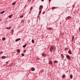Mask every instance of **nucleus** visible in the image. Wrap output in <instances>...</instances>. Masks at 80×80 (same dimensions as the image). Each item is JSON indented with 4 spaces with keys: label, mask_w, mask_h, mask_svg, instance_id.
I'll list each match as a JSON object with an SVG mask.
<instances>
[{
    "label": "nucleus",
    "mask_w": 80,
    "mask_h": 80,
    "mask_svg": "<svg viewBox=\"0 0 80 80\" xmlns=\"http://www.w3.org/2000/svg\"><path fill=\"white\" fill-rule=\"evenodd\" d=\"M54 8H55V7H52V9H54Z\"/></svg>",
    "instance_id": "nucleus-27"
},
{
    "label": "nucleus",
    "mask_w": 80,
    "mask_h": 80,
    "mask_svg": "<svg viewBox=\"0 0 80 80\" xmlns=\"http://www.w3.org/2000/svg\"><path fill=\"white\" fill-rule=\"evenodd\" d=\"M2 39L3 41H4L6 40V38H2Z\"/></svg>",
    "instance_id": "nucleus-18"
},
{
    "label": "nucleus",
    "mask_w": 80,
    "mask_h": 80,
    "mask_svg": "<svg viewBox=\"0 0 80 80\" xmlns=\"http://www.w3.org/2000/svg\"><path fill=\"white\" fill-rule=\"evenodd\" d=\"M51 0H49V2Z\"/></svg>",
    "instance_id": "nucleus-36"
},
{
    "label": "nucleus",
    "mask_w": 80,
    "mask_h": 80,
    "mask_svg": "<svg viewBox=\"0 0 80 80\" xmlns=\"http://www.w3.org/2000/svg\"><path fill=\"white\" fill-rule=\"evenodd\" d=\"M65 77V75L64 74L62 75V78H64Z\"/></svg>",
    "instance_id": "nucleus-20"
},
{
    "label": "nucleus",
    "mask_w": 80,
    "mask_h": 80,
    "mask_svg": "<svg viewBox=\"0 0 80 80\" xmlns=\"http://www.w3.org/2000/svg\"><path fill=\"white\" fill-rule=\"evenodd\" d=\"M31 70L32 71H35V68H32L31 69Z\"/></svg>",
    "instance_id": "nucleus-5"
},
{
    "label": "nucleus",
    "mask_w": 80,
    "mask_h": 80,
    "mask_svg": "<svg viewBox=\"0 0 80 80\" xmlns=\"http://www.w3.org/2000/svg\"><path fill=\"white\" fill-rule=\"evenodd\" d=\"M11 28V27H7L6 28V29H10Z\"/></svg>",
    "instance_id": "nucleus-6"
},
{
    "label": "nucleus",
    "mask_w": 80,
    "mask_h": 80,
    "mask_svg": "<svg viewBox=\"0 0 80 80\" xmlns=\"http://www.w3.org/2000/svg\"><path fill=\"white\" fill-rule=\"evenodd\" d=\"M74 37H72V41H73L74 40Z\"/></svg>",
    "instance_id": "nucleus-15"
},
{
    "label": "nucleus",
    "mask_w": 80,
    "mask_h": 80,
    "mask_svg": "<svg viewBox=\"0 0 80 80\" xmlns=\"http://www.w3.org/2000/svg\"><path fill=\"white\" fill-rule=\"evenodd\" d=\"M44 1V0H41V1H42V2H43Z\"/></svg>",
    "instance_id": "nucleus-32"
},
{
    "label": "nucleus",
    "mask_w": 80,
    "mask_h": 80,
    "mask_svg": "<svg viewBox=\"0 0 80 80\" xmlns=\"http://www.w3.org/2000/svg\"><path fill=\"white\" fill-rule=\"evenodd\" d=\"M55 49V47L54 46H52L50 48V52H52V51H54Z\"/></svg>",
    "instance_id": "nucleus-1"
},
{
    "label": "nucleus",
    "mask_w": 80,
    "mask_h": 80,
    "mask_svg": "<svg viewBox=\"0 0 80 80\" xmlns=\"http://www.w3.org/2000/svg\"><path fill=\"white\" fill-rule=\"evenodd\" d=\"M13 15H11L9 16H8V17L9 18H11V17Z\"/></svg>",
    "instance_id": "nucleus-11"
},
{
    "label": "nucleus",
    "mask_w": 80,
    "mask_h": 80,
    "mask_svg": "<svg viewBox=\"0 0 80 80\" xmlns=\"http://www.w3.org/2000/svg\"><path fill=\"white\" fill-rule=\"evenodd\" d=\"M2 53H3V52H0V54H2Z\"/></svg>",
    "instance_id": "nucleus-30"
},
{
    "label": "nucleus",
    "mask_w": 80,
    "mask_h": 80,
    "mask_svg": "<svg viewBox=\"0 0 80 80\" xmlns=\"http://www.w3.org/2000/svg\"><path fill=\"white\" fill-rule=\"evenodd\" d=\"M22 56H24V54H23V53L22 54Z\"/></svg>",
    "instance_id": "nucleus-26"
},
{
    "label": "nucleus",
    "mask_w": 80,
    "mask_h": 80,
    "mask_svg": "<svg viewBox=\"0 0 80 80\" xmlns=\"http://www.w3.org/2000/svg\"><path fill=\"white\" fill-rule=\"evenodd\" d=\"M23 17V15H22V16H21V18H22V17Z\"/></svg>",
    "instance_id": "nucleus-28"
},
{
    "label": "nucleus",
    "mask_w": 80,
    "mask_h": 80,
    "mask_svg": "<svg viewBox=\"0 0 80 80\" xmlns=\"http://www.w3.org/2000/svg\"><path fill=\"white\" fill-rule=\"evenodd\" d=\"M73 7H74V6H73Z\"/></svg>",
    "instance_id": "nucleus-37"
},
{
    "label": "nucleus",
    "mask_w": 80,
    "mask_h": 80,
    "mask_svg": "<svg viewBox=\"0 0 80 80\" xmlns=\"http://www.w3.org/2000/svg\"><path fill=\"white\" fill-rule=\"evenodd\" d=\"M68 52L70 54H72V51L71 50L69 51Z\"/></svg>",
    "instance_id": "nucleus-9"
},
{
    "label": "nucleus",
    "mask_w": 80,
    "mask_h": 80,
    "mask_svg": "<svg viewBox=\"0 0 80 80\" xmlns=\"http://www.w3.org/2000/svg\"><path fill=\"white\" fill-rule=\"evenodd\" d=\"M17 51L18 52H20V49H18V50Z\"/></svg>",
    "instance_id": "nucleus-19"
},
{
    "label": "nucleus",
    "mask_w": 80,
    "mask_h": 80,
    "mask_svg": "<svg viewBox=\"0 0 80 80\" xmlns=\"http://www.w3.org/2000/svg\"><path fill=\"white\" fill-rule=\"evenodd\" d=\"M66 19L67 20V18H66Z\"/></svg>",
    "instance_id": "nucleus-38"
},
{
    "label": "nucleus",
    "mask_w": 80,
    "mask_h": 80,
    "mask_svg": "<svg viewBox=\"0 0 80 80\" xmlns=\"http://www.w3.org/2000/svg\"><path fill=\"white\" fill-rule=\"evenodd\" d=\"M54 62L55 63H57L58 62V61H57V60H55L54 61Z\"/></svg>",
    "instance_id": "nucleus-14"
},
{
    "label": "nucleus",
    "mask_w": 80,
    "mask_h": 80,
    "mask_svg": "<svg viewBox=\"0 0 80 80\" xmlns=\"http://www.w3.org/2000/svg\"><path fill=\"white\" fill-rule=\"evenodd\" d=\"M52 61H50V62H49V64H50L52 65Z\"/></svg>",
    "instance_id": "nucleus-17"
},
{
    "label": "nucleus",
    "mask_w": 80,
    "mask_h": 80,
    "mask_svg": "<svg viewBox=\"0 0 80 80\" xmlns=\"http://www.w3.org/2000/svg\"><path fill=\"white\" fill-rule=\"evenodd\" d=\"M61 56H62V58H64V56H63V54H61Z\"/></svg>",
    "instance_id": "nucleus-12"
},
{
    "label": "nucleus",
    "mask_w": 80,
    "mask_h": 80,
    "mask_svg": "<svg viewBox=\"0 0 80 80\" xmlns=\"http://www.w3.org/2000/svg\"><path fill=\"white\" fill-rule=\"evenodd\" d=\"M6 58V56H2V59H4Z\"/></svg>",
    "instance_id": "nucleus-7"
},
{
    "label": "nucleus",
    "mask_w": 80,
    "mask_h": 80,
    "mask_svg": "<svg viewBox=\"0 0 80 80\" xmlns=\"http://www.w3.org/2000/svg\"><path fill=\"white\" fill-rule=\"evenodd\" d=\"M42 56H43V57H45L46 56V55H45V54L44 53H43L42 54Z\"/></svg>",
    "instance_id": "nucleus-8"
},
{
    "label": "nucleus",
    "mask_w": 80,
    "mask_h": 80,
    "mask_svg": "<svg viewBox=\"0 0 80 80\" xmlns=\"http://www.w3.org/2000/svg\"><path fill=\"white\" fill-rule=\"evenodd\" d=\"M67 49H68V48H65V50H67Z\"/></svg>",
    "instance_id": "nucleus-31"
},
{
    "label": "nucleus",
    "mask_w": 80,
    "mask_h": 80,
    "mask_svg": "<svg viewBox=\"0 0 80 80\" xmlns=\"http://www.w3.org/2000/svg\"><path fill=\"white\" fill-rule=\"evenodd\" d=\"M70 77L72 79V74L71 75H70Z\"/></svg>",
    "instance_id": "nucleus-16"
},
{
    "label": "nucleus",
    "mask_w": 80,
    "mask_h": 80,
    "mask_svg": "<svg viewBox=\"0 0 80 80\" xmlns=\"http://www.w3.org/2000/svg\"><path fill=\"white\" fill-rule=\"evenodd\" d=\"M43 7L42 5H40L39 8V10H42L43 8Z\"/></svg>",
    "instance_id": "nucleus-2"
},
{
    "label": "nucleus",
    "mask_w": 80,
    "mask_h": 80,
    "mask_svg": "<svg viewBox=\"0 0 80 80\" xmlns=\"http://www.w3.org/2000/svg\"><path fill=\"white\" fill-rule=\"evenodd\" d=\"M32 9V7H31L30 9V10H31Z\"/></svg>",
    "instance_id": "nucleus-29"
},
{
    "label": "nucleus",
    "mask_w": 80,
    "mask_h": 80,
    "mask_svg": "<svg viewBox=\"0 0 80 80\" xmlns=\"http://www.w3.org/2000/svg\"><path fill=\"white\" fill-rule=\"evenodd\" d=\"M68 19H70L71 18V17L70 16H69L67 18Z\"/></svg>",
    "instance_id": "nucleus-24"
},
{
    "label": "nucleus",
    "mask_w": 80,
    "mask_h": 80,
    "mask_svg": "<svg viewBox=\"0 0 80 80\" xmlns=\"http://www.w3.org/2000/svg\"><path fill=\"white\" fill-rule=\"evenodd\" d=\"M42 12V11L40 10L39 11V15H40V14H41Z\"/></svg>",
    "instance_id": "nucleus-10"
},
{
    "label": "nucleus",
    "mask_w": 80,
    "mask_h": 80,
    "mask_svg": "<svg viewBox=\"0 0 80 80\" xmlns=\"http://www.w3.org/2000/svg\"><path fill=\"white\" fill-rule=\"evenodd\" d=\"M20 40H21V38H18V39H17V40H16L15 41L16 42H18L19 41H20Z\"/></svg>",
    "instance_id": "nucleus-4"
},
{
    "label": "nucleus",
    "mask_w": 80,
    "mask_h": 80,
    "mask_svg": "<svg viewBox=\"0 0 80 80\" xmlns=\"http://www.w3.org/2000/svg\"><path fill=\"white\" fill-rule=\"evenodd\" d=\"M32 42L33 43H34V41L33 39L32 40Z\"/></svg>",
    "instance_id": "nucleus-23"
},
{
    "label": "nucleus",
    "mask_w": 80,
    "mask_h": 80,
    "mask_svg": "<svg viewBox=\"0 0 80 80\" xmlns=\"http://www.w3.org/2000/svg\"><path fill=\"white\" fill-rule=\"evenodd\" d=\"M67 58L69 60L71 59L70 57L68 55L67 56Z\"/></svg>",
    "instance_id": "nucleus-3"
},
{
    "label": "nucleus",
    "mask_w": 80,
    "mask_h": 80,
    "mask_svg": "<svg viewBox=\"0 0 80 80\" xmlns=\"http://www.w3.org/2000/svg\"><path fill=\"white\" fill-rule=\"evenodd\" d=\"M26 44H25L24 45H23V47L24 48H25L26 47Z\"/></svg>",
    "instance_id": "nucleus-13"
},
{
    "label": "nucleus",
    "mask_w": 80,
    "mask_h": 80,
    "mask_svg": "<svg viewBox=\"0 0 80 80\" xmlns=\"http://www.w3.org/2000/svg\"><path fill=\"white\" fill-rule=\"evenodd\" d=\"M48 30H51L52 29V28H48Z\"/></svg>",
    "instance_id": "nucleus-25"
},
{
    "label": "nucleus",
    "mask_w": 80,
    "mask_h": 80,
    "mask_svg": "<svg viewBox=\"0 0 80 80\" xmlns=\"http://www.w3.org/2000/svg\"><path fill=\"white\" fill-rule=\"evenodd\" d=\"M45 12H43V14H44V13H45Z\"/></svg>",
    "instance_id": "nucleus-35"
},
{
    "label": "nucleus",
    "mask_w": 80,
    "mask_h": 80,
    "mask_svg": "<svg viewBox=\"0 0 80 80\" xmlns=\"http://www.w3.org/2000/svg\"><path fill=\"white\" fill-rule=\"evenodd\" d=\"M16 3V2H14V3H13L12 4V5H15Z\"/></svg>",
    "instance_id": "nucleus-21"
},
{
    "label": "nucleus",
    "mask_w": 80,
    "mask_h": 80,
    "mask_svg": "<svg viewBox=\"0 0 80 80\" xmlns=\"http://www.w3.org/2000/svg\"><path fill=\"white\" fill-rule=\"evenodd\" d=\"M8 63V62H6V64H7Z\"/></svg>",
    "instance_id": "nucleus-33"
},
{
    "label": "nucleus",
    "mask_w": 80,
    "mask_h": 80,
    "mask_svg": "<svg viewBox=\"0 0 80 80\" xmlns=\"http://www.w3.org/2000/svg\"><path fill=\"white\" fill-rule=\"evenodd\" d=\"M26 52V51L25 50H24V52Z\"/></svg>",
    "instance_id": "nucleus-34"
},
{
    "label": "nucleus",
    "mask_w": 80,
    "mask_h": 80,
    "mask_svg": "<svg viewBox=\"0 0 80 80\" xmlns=\"http://www.w3.org/2000/svg\"><path fill=\"white\" fill-rule=\"evenodd\" d=\"M4 12H5V11H2V12H1V14H3V13H4Z\"/></svg>",
    "instance_id": "nucleus-22"
}]
</instances>
